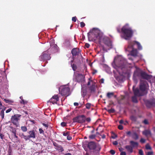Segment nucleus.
I'll list each match as a JSON object with an SVG mask.
<instances>
[{"instance_id":"obj_1","label":"nucleus","mask_w":155,"mask_h":155,"mask_svg":"<svg viewBox=\"0 0 155 155\" xmlns=\"http://www.w3.org/2000/svg\"><path fill=\"white\" fill-rule=\"evenodd\" d=\"M87 36L89 39H91V41L98 40L99 42L100 41L102 38L101 35L99 31L94 28L90 30L87 33Z\"/></svg>"},{"instance_id":"obj_2","label":"nucleus","mask_w":155,"mask_h":155,"mask_svg":"<svg viewBox=\"0 0 155 155\" xmlns=\"http://www.w3.org/2000/svg\"><path fill=\"white\" fill-rule=\"evenodd\" d=\"M128 24H126L121 28V32L123 34V38L126 40H129L133 36V31L130 28H128Z\"/></svg>"},{"instance_id":"obj_3","label":"nucleus","mask_w":155,"mask_h":155,"mask_svg":"<svg viewBox=\"0 0 155 155\" xmlns=\"http://www.w3.org/2000/svg\"><path fill=\"white\" fill-rule=\"evenodd\" d=\"M126 61L122 59L118 64L117 66L118 68L117 71L120 74L123 75L126 73Z\"/></svg>"},{"instance_id":"obj_4","label":"nucleus","mask_w":155,"mask_h":155,"mask_svg":"<svg viewBox=\"0 0 155 155\" xmlns=\"http://www.w3.org/2000/svg\"><path fill=\"white\" fill-rule=\"evenodd\" d=\"M51 58L50 54L49 53L48 50L44 51L41 55L39 57V60L40 61L49 60Z\"/></svg>"},{"instance_id":"obj_5","label":"nucleus","mask_w":155,"mask_h":155,"mask_svg":"<svg viewBox=\"0 0 155 155\" xmlns=\"http://www.w3.org/2000/svg\"><path fill=\"white\" fill-rule=\"evenodd\" d=\"M59 93L62 96H68L70 91L69 88L65 86H61L59 89Z\"/></svg>"},{"instance_id":"obj_6","label":"nucleus","mask_w":155,"mask_h":155,"mask_svg":"<svg viewBox=\"0 0 155 155\" xmlns=\"http://www.w3.org/2000/svg\"><path fill=\"white\" fill-rule=\"evenodd\" d=\"M21 115L20 114H15L11 117V121L14 125L17 127L19 125L18 120H20V118Z\"/></svg>"},{"instance_id":"obj_7","label":"nucleus","mask_w":155,"mask_h":155,"mask_svg":"<svg viewBox=\"0 0 155 155\" xmlns=\"http://www.w3.org/2000/svg\"><path fill=\"white\" fill-rule=\"evenodd\" d=\"M142 71L138 68L136 67V69L134 71L133 76V79L135 82L137 81V78H140Z\"/></svg>"},{"instance_id":"obj_8","label":"nucleus","mask_w":155,"mask_h":155,"mask_svg":"<svg viewBox=\"0 0 155 155\" xmlns=\"http://www.w3.org/2000/svg\"><path fill=\"white\" fill-rule=\"evenodd\" d=\"M72 120L74 123L77 122L82 124L85 121V117L84 115H78L74 118Z\"/></svg>"},{"instance_id":"obj_9","label":"nucleus","mask_w":155,"mask_h":155,"mask_svg":"<svg viewBox=\"0 0 155 155\" xmlns=\"http://www.w3.org/2000/svg\"><path fill=\"white\" fill-rule=\"evenodd\" d=\"M147 85H148V84L146 81L140 80V89L141 91H145L147 89Z\"/></svg>"},{"instance_id":"obj_10","label":"nucleus","mask_w":155,"mask_h":155,"mask_svg":"<svg viewBox=\"0 0 155 155\" xmlns=\"http://www.w3.org/2000/svg\"><path fill=\"white\" fill-rule=\"evenodd\" d=\"M136 44L137 45L138 50H141L142 49V46L140 45V44L138 42L136 41H129V42L128 48H133Z\"/></svg>"},{"instance_id":"obj_11","label":"nucleus","mask_w":155,"mask_h":155,"mask_svg":"<svg viewBox=\"0 0 155 155\" xmlns=\"http://www.w3.org/2000/svg\"><path fill=\"white\" fill-rule=\"evenodd\" d=\"M76 79L77 82L82 83L85 81V76L84 75L78 74L76 75Z\"/></svg>"},{"instance_id":"obj_12","label":"nucleus","mask_w":155,"mask_h":155,"mask_svg":"<svg viewBox=\"0 0 155 155\" xmlns=\"http://www.w3.org/2000/svg\"><path fill=\"white\" fill-rule=\"evenodd\" d=\"M133 90L135 96L139 97L143 95V94L141 92L138 88L134 89V86H133Z\"/></svg>"},{"instance_id":"obj_13","label":"nucleus","mask_w":155,"mask_h":155,"mask_svg":"<svg viewBox=\"0 0 155 155\" xmlns=\"http://www.w3.org/2000/svg\"><path fill=\"white\" fill-rule=\"evenodd\" d=\"M151 78V76L150 75L147 74L145 72L142 71L141 74V77L140 78L143 79L147 80H148Z\"/></svg>"},{"instance_id":"obj_14","label":"nucleus","mask_w":155,"mask_h":155,"mask_svg":"<svg viewBox=\"0 0 155 155\" xmlns=\"http://www.w3.org/2000/svg\"><path fill=\"white\" fill-rule=\"evenodd\" d=\"M28 133L29 134L28 135V140H29L31 138L35 139L36 138V133L35 131L34 130L29 131Z\"/></svg>"},{"instance_id":"obj_15","label":"nucleus","mask_w":155,"mask_h":155,"mask_svg":"<svg viewBox=\"0 0 155 155\" xmlns=\"http://www.w3.org/2000/svg\"><path fill=\"white\" fill-rule=\"evenodd\" d=\"M53 145L55 147V148L56 150L60 152H62L64 151V149L63 147H62L61 145L58 144L56 143L54 141L53 142Z\"/></svg>"},{"instance_id":"obj_16","label":"nucleus","mask_w":155,"mask_h":155,"mask_svg":"<svg viewBox=\"0 0 155 155\" xmlns=\"http://www.w3.org/2000/svg\"><path fill=\"white\" fill-rule=\"evenodd\" d=\"M87 147L90 150H94L97 148V145L95 142L91 141L88 143Z\"/></svg>"},{"instance_id":"obj_17","label":"nucleus","mask_w":155,"mask_h":155,"mask_svg":"<svg viewBox=\"0 0 155 155\" xmlns=\"http://www.w3.org/2000/svg\"><path fill=\"white\" fill-rule=\"evenodd\" d=\"M87 87L85 85L81 86V91L82 96L84 97L87 95Z\"/></svg>"},{"instance_id":"obj_18","label":"nucleus","mask_w":155,"mask_h":155,"mask_svg":"<svg viewBox=\"0 0 155 155\" xmlns=\"http://www.w3.org/2000/svg\"><path fill=\"white\" fill-rule=\"evenodd\" d=\"M147 107H150L152 106H155V99H153L150 101H147L146 103Z\"/></svg>"},{"instance_id":"obj_19","label":"nucleus","mask_w":155,"mask_h":155,"mask_svg":"<svg viewBox=\"0 0 155 155\" xmlns=\"http://www.w3.org/2000/svg\"><path fill=\"white\" fill-rule=\"evenodd\" d=\"M80 52V50L77 48H73L71 51V53L73 56H76L78 55Z\"/></svg>"},{"instance_id":"obj_20","label":"nucleus","mask_w":155,"mask_h":155,"mask_svg":"<svg viewBox=\"0 0 155 155\" xmlns=\"http://www.w3.org/2000/svg\"><path fill=\"white\" fill-rule=\"evenodd\" d=\"M131 48L132 49V50L130 51V54L132 56L135 57L137 56L138 53L137 50L136 49H134L133 48Z\"/></svg>"},{"instance_id":"obj_21","label":"nucleus","mask_w":155,"mask_h":155,"mask_svg":"<svg viewBox=\"0 0 155 155\" xmlns=\"http://www.w3.org/2000/svg\"><path fill=\"white\" fill-rule=\"evenodd\" d=\"M130 146L134 148H137L138 146V143L137 142H135L133 140H131L130 141Z\"/></svg>"},{"instance_id":"obj_22","label":"nucleus","mask_w":155,"mask_h":155,"mask_svg":"<svg viewBox=\"0 0 155 155\" xmlns=\"http://www.w3.org/2000/svg\"><path fill=\"white\" fill-rule=\"evenodd\" d=\"M96 83H93L92 85L89 87V90L91 93H94L95 92L96 90Z\"/></svg>"},{"instance_id":"obj_23","label":"nucleus","mask_w":155,"mask_h":155,"mask_svg":"<svg viewBox=\"0 0 155 155\" xmlns=\"http://www.w3.org/2000/svg\"><path fill=\"white\" fill-rule=\"evenodd\" d=\"M142 134L147 137L151 135V132L149 130H145L142 132Z\"/></svg>"},{"instance_id":"obj_24","label":"nucleus","mask_w":155,"mask_h":155,"mask_svg":"<svg viewBox=\"0 0 155 155\" xmlns=\"http://www.w3.org/2000/svg\"><path fill=\"white\" fill-rule=\"evenodd\" d=\"M125 147L128 152L131 153L133 152L134 149L130 145H126Z\"/></svg>"},{"instance_id":"obj_25","label":"nucleus","mask_w":155,"mask_h":155,"mask_svg":"<svg viewBox=\"0 0 155 155\" xmlns=\"http://www.w3.org/2000/svg\"><path fill=\"white\" fill-rule=\"evenodd\" d=\"M55 100V101H53L54 103H57V102L59 100V98L58 95H54L51 98V100Z\"/></svg>"},{"instance_id":"obj_26","label":"nucleus","mask_w":155,"mask_h":155,"mask_svg":"<svg viewBox=\"0 0 155 155\" xmlns=\"http://www.w3.org/2000/svg\"><path fill=\"white\" fill-rule=\"evenodd\" d=\"M19 136L21 138H24L25 141L28 140V136L25 135L23 133H20Z\"/></svg>"},{"instance_id":"obj_27","label":"nucleus","mask_w":155,"mask_h":155,"mask_svg":"<svg viewBox=\"0 0 155 155\" xmlns=\"http://www.w3.org/2000/svg\"><path fill=\"white\" fill-rule=\"evenodd\" d=\"M132 138L135 140H137L139 138V136L137 134L134 132L132 135Z\"/></svg>"},{"instance_id":"obj_28","label":"nucleus","mask_w":155,"mask_h":155,"mask_svg":"<svg viewBox=\"0 0 155 155\" xmlns=\"http://www.w3.org/2000/svg\"><path fill=\"white\" fill-rule=\"evenodd\" d=\"M114 95V93L113 92H108L107 94V97L109 99L111 98Z\"/></svg>"},{"instance_id":"obj_29","label":"nucleus","mask_w":155,"mask_h":155,"mask_svg":"<svg viewBox=\"0 0 155 155\" xmlns=\"http://www.w3.org/2000/svg\"><path fill=\"white\" fill-rule=\"evenodd\" d=\"M136 96H133L132 97V101L134 103H137L138 102V100Z\"/></svg>"},{"instance_id":"obj_30","label":"nucleus","mask_w":155,"mask_h":155,"mask_svg":"<svg viewBox=\"0 0 155 155\" xmlns=\"http://www.w3.org/2000/svg\"><path fill=\"white\" fill-rule=\"evenodd\" d=\"M130 119L133 121H136L137 120L136 117L134 115H131L130 117Z\"/></svg>"},{"instance_id":"obj_31","label":"nucleus","mask_w":155,"mask_h":155,"mask_svg":"<svg viewBox=\"0 0 155 155\" xmlns=\"http://www.w3.org/2000/svg\"><path fill=\"white\" fill-rule=\"evenodd\" d=\"M0 115L1 116L2 119H3L4 117V110H2L0 113Z\"/></svg>"},{"instance_id":"obj_32","label":"nucleus","mask_w":155,"mask_h":155,"mask_svg":"<svg viewBox=\"0 0 155 155\" xmlns=\"http://www.w3.org/2000/svg\"><path fill=\"white\" fill-rule=\"evenodd\" d=\"M21 129L22 131L25 132L27 131V129L26 126H21Z\"/></svg>"},{"instance_id":"obj_33","label":"nucleus","mask_w":155,"mask_h":155,"mask_svg":"<svg viewBox=\"0 0 155 155\" xmlns=\"http://www.w3.org/2000/svg\"><path fill=\"white\" fill-rule=\"evenodd\" d=\"M91 104L90 103H87L86 105V107L88 109H89L91 108Z\"/></svg>"},{"instance_id":"obj_34","label":"nucleus","mask_w":155,"mask_h":155,"mask_svg":"<svg viewBox=\"0 0 155 155\" xmlns=\"http://www.w3.org/2000/svg\"><path fill=\"white\" fill-rule=\"evenodd\" d=\"M71 66L72 67L73 70L74 71H76V70L77 69V66L75 64H73L72 65L71 64Z\"/></svg>"},{"instance_id":"obj_35","label":"nucleus","mask_w":155,"mask_h":155,"mask_svg":"<svg viewBox=\"0 0 155 155\" xmlns=\"http://www.w3.org/2000/svg\"><path fill=\"white\" fill-rule=\"evenodd\" d=\"M145 148L147 150H151L152 148L149 144H147L145 146Z\"/></svg>"},{"instance_id":"obj_36","label":"nucleus","mask_w":155,"mask_h":155,"mask_svg":"<svg viewBox=\"0 0 155 155\" xmlns=\"http://www.w3.org/2000/svg\"><path fill=\"white\" fill-rule=\"evenodd\" d=\"M4 101L6 103H10L13 102V101L10 100L6 99H4Z\"/></svg>"},{"instance_id":"obj_37","label":"nucleus","mask_w":155,"mask_h":155,"mask_svg":"<svg viewBox=\"0 0 155 155\" xmlns=\"http://www.w3.org/2000/svg\"><path fill=\"white\" fill-rule=\"evenodd\" d=\"M105 44L107 45L108 46H111V44L110 41L109 40L105 42Z\"/></svg>"},{"instance_id":"obj_38","label":"nucleus","mask_w":155,"mask_h":155,"mask_svg":"<svg viewBox=\"0 0 155 155\" xmlns=\"http://www.w3.org/2000/svg\"><path fill=\"white\" fill-rule=\"evenodd\" d=\"M20 103L23 104H25L28 103V102L27 101H25L23 99H22L21 101H20Z\"/></svg>"},{"instance_id":"obj_39","label":"nucleus","mask_w":155,"mask_h":155,"mask_svg":"<svg viewBox=\"0 0 155 155\" xmlns=\"http://www.w3.org/2000/svg\"><path fill=\"white\" fill-rule=\"evenodd\" d=\"M107 111L109 113H114V112L115 110L114 109L111 108L110 109L108 110Z\"/></svg>"},{"instance_id":"obj_40","label":"nucleus","mask_w":155,"mask_h":155,"mask_svg":"<svg viewBox=\"0 0 155 155\" xmlns=\"http://www.w3.org/2000/svg\"><path fill=\"white\" fill-rule=\"evenodd\" d=\"M96 135L95 134H92L89 136V138L91 139H94Z\"/></svg>"},{"instance_id":"obj_41","label":"nucleus","mask_w":155,"mask_h":155,"mask_svg":"<svg viewBox=\"0 0 155 155\" xmlns=\"http://www.w3.org/2000/svg\"><path fill=\"white\" fill-rule=\"evenodd\" d=\"M139 154L140 155H144L143 151L141 149H140L139 150Z\"/></svg>"},{"instance_id":"obj_42","label":"nucleus","mask_w":155,"mask_h":155,"mask_svg":"<svg viewBox=\"0 0 155 155\" xmlns=\"http://www.w3.org/2000/svg\"><path fill=\"white\" fill-rule=\"evenodd\" d=\"M153 153L152 151H149L146 153V155H152Z\"/></svg>"},{"instance_id":"obj_43","label":"nucleus","mask_w":155,"mask_h":155,"mask_svg":"<svg viewBox=\"0 0 155 155\" xmlns=\"http://www.w3.org/2000/svg\"><path fill=\"white\" fill-rule=\"evenodd\" d=\"M39 131L40 134H44V131L42 128H39Z\"/></svg>"},{"instance_id":"obj_44","label":"nucleus","mask_w":155,"mask_h":155,"mask_svg":"<svg viewBox=\"0 0 155 155\" xmlns=\"http://www.w3.org/2000/svg\"><path fill=\"white\" fill-rule=\"evenodd\" d=\"M145 141L146 140L143 138H141L140 140V142L141 143H144L145 142Z\"/></svg>"},{"instance_id":"obj_45","label":"nucleus","mask_w":155,"mask_h":155,"mask_svg":"<svg viewBox=\"0 0 155 155\" xmlns=\"http://www.w3.org/2000/svg\"><path fill=\"white\" fill-rule=\"evenodd\" d=\"M61 125L63 127H65L67 125V124L66 123L63 122L61 123Z\"/></svg>"},{"instance_id":"obj_46","label":"nucleus","mask_w":155,"mask_h":155,"mask_svg":"<svg viewBox=\"0 0 155 155\" xmlns=\"http://www.w3.org/2000/svg\"><path fill=\"white\" fill-rule=\"evenodd\" d=\"M77 19V18L76 16H74L72 18V21H73L74 22H75L76 21Z\"/></svg>"},{"instance_id":"obj_47","label":"nucleus","mask_w":155,"mask_h":155,"mask_svg":"<svg viewBox=\"0 0 155 155\" xmlns=\"http://www.w3.org/2000/svg\"><path fill=\"white\" fill-rule=\"evenodd\" d=\"M69 134V132H64L63 135L64 136H68Z\"/></svg>"},{"instance_id":"obj_48","label":"nucleus","mask_w":155,"mask_h":155,"mask_svg":"<svg viewBox=\"0 0 155 155\" xmlns=\"http://www.w3.org/2000/svg\"><path fill=\"white\" fill-rule=\"evenodd\" d=\"M85 24L84 22H81L80 26L81 28L84 27L85 26Z\"/></svg>"},{"instance_id":"obj_49","label":"nucleus","mask_w":155,"mask_h":155,"mask_svg":"<svg viewBox=\"0 0 155 155\" xmlns=\"http://www.w3.org/2000/svg\"><path fill=\"white\" fill-rule=\"evenodd\" d=\"M97 150L98 152H99L101 149V147L99 145L98 146H97Z\"/></svg>"},{"instance_id":"obj_50","label":"nucleus","mask_w":155,"mask_h":155,"mask_svg":"<svg viewBox=\"0 0 155 155\" xmlns=\"http://www.w3.org/2000/svg\"><path fill=\"white\" fill-rule=\"evenodd\" d=\"M118 128L120 130H122L123 129V127L122 125H120L118 126Z\"/></svg>"},{"instance_id":"obj_51","label":"nucleus","mask_w":155,"mask_h":155,"mask_svg":"<svg viewBox=\"0 0 155 155\" xmlns=\"http://www.w3.org/2000/svg\"><path fill=\"white\" fill-rule=\"evenodd\" d=\"M53 101H55V100H51V98L50 99V100L48 101V103L49 102H50V103H51L52 104H57V103H54L53 102Z\"/></svg>"},{"instance_id":"obj_52","label":"nucleus","mask_w":155,"mask_h":155,"mask_svg":"<svg viewBox=\"0 0 155 155\" xmlns=\"http://www.w3.org/2000/svg\"><path fill=\"white\" fill-rule=\"evenodd\" d=\"M110 153L111 154L113 155L115 153V152L114 150H111L110 151Z\"/></svg>"},{"instance_id":"obj_53","label":"nucleus","mask_w":155,"mask_h":155,"mask_svg":"<svg viewBox=\"0 0 155 155\" xmlns=\"http://www.w3.org/2000/svg\"><path fill=\"white\" fill-rule=\"evenodd\" d=\"M143 122L145 124H149L148 121L147 119H145L143 120Z\"/></svg>"},{"instance_id":"obj_54","label":"nucleus","mask_w":155,"mask_h":155,"mask_svg":"<svg viewBox=\"0 0 155 155\" xmlns=\"http://www.w3.org/2000/svg\"><path fill=\"white\" fill-rule=\"evenodd\" d=\"M42 124L44 126H45V127L46 128V129H47V128L48 127V125L47 124H45V123H42Z\"/></svg>"},{"instance_id":"obj_55","label":"nucleus","mask_w":155,"mask_h":155,"mask_svg":"<svg viewBox=\"0 0 155 155\" xmlns=\"http://www.w3.org/2000/svg\"><path fill=\"white\" fill-rule=\"evenodd\" d=\"M86 120L88 122H89L91 121V119L90 117H87L86 118H85V121Z\"/></svg>"},{"instance_id":"obj_56","label":"nucleus","mask_w":155,"mask_h":155,"mask_svg":"<svg viewBox=\"0 0 155 155\" xmlns=\"http://www.w3.org/2000/svg\"><path fill=\"white\" fill-rule=\"evenodd\" d=\"M12 110V108H10L6 110V113H8L9 112H10Z\"/></svg>"},{"instance_id":"obj_57","label":"nucleus","mask_w":155,"mask_h":155,"mask_svg":"<svg viewBox=\"0 0 155 155\" xmlns=\"http://www.w3.org/2000/svg\"><path fill=\"white\" fill-rule=\"evenodd\" d=\"M117 32L119 33L120 32V27H117Z\"/></svg>"},{"instance_id":"obj_58","label":"nucleus","mask_w":155,"mask_h":155,"mask_svg":"<svg viewBox=\"0 0 155 155\" xmlns=\"http://www.w3.org/2000/svg\"><path fill=\"white\" fill-rule=\"evenodd\" d=\"M90 45L88 43H86L85 45V47H86L87 48H88L90 47Z\"/></svg>"},{"instance_id":"obj_59","label":"nucleus","mask_w":155,"mask_h":155,"mask_svg":"<svg viewBox=\"0 0 155 155\" xmlns=\"http://www.w3.org/2000/svg\"><path fill=\"white\" fill-rule=\"evenodd\" d=\"M113 144L114 145H117L118 144V142L117 141H115L113 142Z\"/></svg>"},{"instance_id":"obj_60","label":"nucleus","mask_w":155,"mask_h":155,"mask_svg":"<svg viewBox=\"0 0 155 155\" xmlns=\"http://www.w3.org/2000/svg\"><path fill=\"white\" fill-rule=\"evenodd\" d=\"M120 155H126V153L124 151L121 152L120 153Z\"/></svg>"},{"instance_id":"obj_61","label":"nucleus","mask_w":155,"mask_h":155,"mask_svg":"<svg viewBox=\"0 0 155 155\" xmlns=\"http://www.w3.org/2000/svg\"><path fill=\"white\" fill-rule=\"evenodd\" d=\"M104 79L103 78H102L101 79L100 82L101 83H104Z\"/></svg>"},{"instance_id":"obj_62","label":"nucleus","mask_w":155,"mask_h":155,"mask_svg":"<svg viewBox=\"0 0 155 155\" xmlns=\"http://www.w3.org/2000/svg\"><path fill=\"white\" fill-rule=\"evenodd\" d=\"M0 138L1 139H3L4 137V135H3L2 134H0Z\"/></svg>"},{"instance_id":"obj_63","label":"nucleus","mask_w":155,"mask_h":155,"mask_svg":"<svg viewBox=\"0 0 155 155\" xmlns=\"http://www.w3.org/2000/svg\"><path fill=\"white\" fill-rule=\"evenodd\" d=\"M72 138V137H71L70 136H68L67 137V139L68 140H71Z\"/></svg>"},{"instance_id":"obj_64","label":"nucleus","mask_w":155,"mask_h":155,"mask_svg":"<svg viewBox=\"0 0 155 155\" xmlns=\"http://www.w3.org/2000/svg\"><path fill=\"white\" fill-rule=\"evenodd\" d=\"M131 134V132L130 131H128L126 132L127 134V135H130Z\"/></svg>"}]
</instances>
